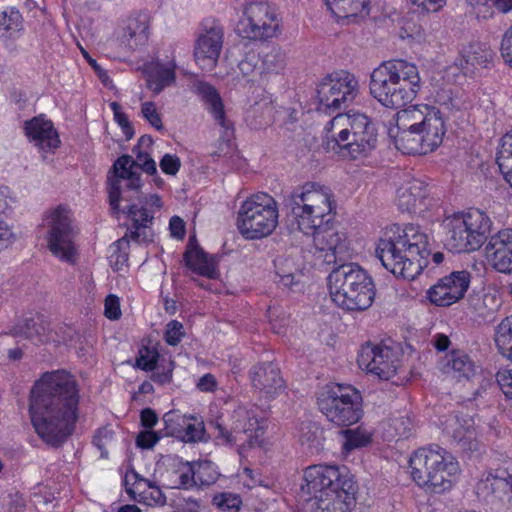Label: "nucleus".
Returning a JSON list of instances; mask_svg holds the SVG:
<instances>
[{
  "label": "nucleus",
  "instance_id": "nucleus-1",
  "mask_svg": "<svg viewBox=\"0 0 512 512\" xmlns=\"http://www.w3.org/2000/svg\"><path fill=\"white\" fill-rule=\"evenodd\" d=\"M80 389L65 370L44 373L31 391L32 426L46 443L57 446L74 431L79 419Z\"/></svg>",
  "mask_w": 512,
  "mask_h": 512
},
{
  "label": "nucleus",
  "instance_id": "nucleus-2",
  "mask_svg": "<svg viewBox=\"0 0 512 512\" xmlns=\"http://www.w3.org/2000/svg\"><path fill=\"white\" fill-rule=\"evenodd\" d=\"M447 123L436 106L416 104L399 110L387 124V135L404 154L426 155L443 143Z\"/></svg>",
  "mask_w": 512,
  "mask_h": 512
},
{
  "label": "nucleus",
  "instance_id": "nucleus-3",
  "mask_svg": "<svg viewBox=\"0 0 512 512\" xmlns=\"http://www.w3.org/2000/svg\"><path fill=\"white\" fill-rule=\"evenodd\" d=\"M375 254L393 275L413 280L428 265V236L415 225H390L376 241Z\"/></svg>",
  "mask_w": 512,
  "mask_h": 512
},
{
  "label": "nucleus",
  "instance_id": "nucleus-4",
  "mask_svg": "<svg viewBox=\"0 0 512 512\" xmlns=\"http://www.w3.org/2000/svg\"><path fill=\"white\" fill-rule=\"evenodd\" d=\"M321 145L327 152L345 160L367 158L377 146V131L363 112L349 110L328 120L321 130Z\"/></svg>",
  "mask_w": 512,
  "mask_h": 512
},
{
  "label": "nucleus",
  "instance_id": "nucleus-5",
  "mask_svg": "<svg viewBox=\"0 0 512 512\" xmlns=\"http://www.w3.org/2000/svg\"><path fill=\"white\" fill-rule=\"evenodd\" d=\"M421 87L417 65L403 59L383 61L370 74V95L388 109H401L411 103Z\"/></svg>",
  "mask_w": 512,
  "mask_h": 512
},
{
  "label": "nucleus",
  "instance_id": "nucleus-6",
  "mask_svg": "<svg viewBox=\"0 0 512 512\" xmlns=\"http://www.w3.org/2000/svg\"><path fill=\"white\" fill-rule=\"evenodd\" d=\"M289 208L295 229L303 234H313L334 219L337 203L327 186L307 182L291 192Z\"/></svg>",
  "mask_w": 512,
  "mask_h": 512
},
{
  "label": "nucleus",
  "instance_id": "nucleus-7",
  "mask_svg": "<svg viewBox=\"0 0 512 512\" xmlns=\"http://www.w3.org/2000/svg\"><path fill=\"white\" fill-rule=\"evenodd\" d=\"M331 301L346 311H364L374 302L376 290L372 277L356 264L334 268L326 279Z\"/></svg>",
  "mask_w": 512,
  "mask_h": 512
},
{
  "label": "nucleus",
  "instance_id": "nucleus-8",
  "mask_svg": "<svg viewBox=\"0 0 512 512\" xmlns=\"http://www.w3.org/2000/svg\"><path fill=\"white\" fill-rule=\"evenodd\" d=\"M408 468L412 480L432 493L450 490L460 475L456 458L439 447L420 448L413 452Z\"/></svg>",
  "mask_w": 512,
  "mask_h": 512
},
{
  "label": "nucleus",
  "instance_id": "nucleus-9",
  "mask_svg": "<svg viewBox=\"0 0 512 512\" xmlns=\"http://www.w3.org/2000/svg\"><path fill=\"white\" fill-rule=\"evenodd\" d=\"M445 245L454 253L477 251L491 232L492 220L482 210L471 208L454 213L443 220Z\"/></svg>",
  "mask_w": 512,
  "mask_h": 512
},
{
  "label": "nucleus",
  "instance_id": "nucleus-10",
  "mask_svg": "<svg viewBox=\"0 0 512 512\" xmlns=\"http://www.w3.org/2000/svg\"><path fill=\"white\" fill-rule=\"evenodd\" d=\"M279 224V205L266 192H256L239 205L236 227L246 240H261L274 233Z\"/></svg>",
  "mask_w": 512,
  "mask_h": 512
},
{
  "label": "nucleus",
  "instance_id": "nucleus-11",
  "mask_svg": "<svg viewBox=\"0 0 512 512\" xmlns=\"http://www.w3.org/2000/svg\"><path fill=\"white\" fill-rule=\"evenodd\" d=\"M216 441L221 445L236 446L238 453L243 455L248 449H267L268 439L264 436L266 423L257 417L252 409L240 406L230 418L229 426H215Z\"/></svg>",
  "mask_w": 512,
  "mask_h": 512
},
{
  "label": "nucleus",
  "instance_id": "nucleus-12",
  "mask_svg": "<svg viewBox=\"0 0 512 512\" xmlns=\"http://www.w3.org/2000/svg\"><path fill=\"white\" fill-rule=\"evenodd\" d=\"M40 228L45 233L47 248L62 262L73 264L78 257L75 238L78 230L74 224L73 212L65 205L48 209L42 218Z\"/></svg>",
  "mask_w": 512,
  "mask_h": 512
},
{
  "label": "nucleus",
  "instance_id": "nucleus-13",
  "mask_svg": "<svg viewBox=\"0 0 512 512\" xmlns=\"http://www.w3.org/2000/svg\"><path fill=\"white\" fill-rule=\"evenodd\" d=\"M360 393L350 385L329 383L317 395V405L326 419L338 426H350L362 417Z\"/></svg>",
  "mask_w": 512,
  "mask_h": 512
},
{
  "label": "nucleus",
  "instance_id": "nucleus-14",
  "mask_svg": "<svg viewBox=\"0 0 512 512\" xmlns=\"http://www.w3.org/2000/svg\"><path fill=\"white\" fill-rule=\"evenodd\" d=\"M357 363L362 371L384 381L396 383L406 373L402 351L386 345H362Z\"/></svg>",
  "mask_w": 512,
  "mask_h": 512
},
{
  "label": "nucleus",
  "instance_id": "nucleus-15",
  "mask_svg": "<svg viewBox=\"0 0 512 512\" xmlns=\"http://www.w3.org/2000/svg\"><path fill=\"white\" fill-rule=\"evenodd\" d=\"M358 78L347 70L324 76L316 88V101L321 111L337 110L351 104L359 94Z\"/></svg>",
  "mask_w": 512,
  "mask_h": 512
},
{
  "label": "nucleus",
  "instance_id": "nucleus-16",
  "mask_svg": "<svg viewBox=\"0 0 512 512\" xmlns=\"http://www.w3.org/2000/svg\"><path fill=\"white\" fill-rule=\"evenodd\" d=\"M281 21L276 10L267 3H251L245 7L235 32L243 39L257 41L276 37Z\"/></svg>",
  "mask_w": 512,
  "mask_h": 512
},
{
  "label": "nucleus",
  "instance_id": "nucleus-17",
  "mask_svg": "<svg viewBox=\"0 0 512 512\" xmlns=\"http://www.w3.org/2000/svg\"><path fill=\"white\" fill-rule=\"evenodd\" d=\"M151 19L148 13L137 11L120 19L107 40V46L120 52H132L144 47L150 38Z\"/></svg>",
  "mask_w": 512,
  "mask_h": 512
},
{
  "label": "nucleus",
  "instance_id": "nucleus-18",
  "mask_svg": "<svg viewBox=\"0 0 512 512\" xmlns=\"http://www.w3.org/2000/svg\"><path fill=\"white\" fill-rule=\"evenodd\" d=\"M301 489L308 494H324L354 481L345 466L335 464L311 465L304 470Z\"/></svg>",
  "mask_w": 512,
  "mask_h": 512
},
{
  "label": "nucleus",
  "instance_id": "nucleus-19",
  "mask_svg": "<svg viewBox=\"0 0 512 512\" xmlns=\"http://www.w3.org/2000/svg\"><path fill=\"white\" fill-rule=\"evenodd\" d=\"M223 43L222 25L215 19L202 21L194 46V58L202 70L211 71L216 67Z\"/></svg>",
  "mask_w": 512,
  "mask_h": 512
},
{
  "label": "nucleus",
  "instance_id": "nucleus-20",
  "mask_svg": "<svg viewBox=\"0 0 512 512\" xmlns=\"http://www.w3.org/2000/svg\"><path fill=\"white\" fill-rule=\"evenodd\" d=\"M470 285L468 271H453L440 278L426 292V299L431 305L448 307L461 300Z\"/></svg>",
  "mask_w": 512,
  "mask_h": 512
},
{
  "label": "nucleus",
  "instance_id": "nucleus-21",
  "mask_svg": "<svg viewBox=\"0 0 512 512\" xmlns=\"http://www.w3.org/2000/svg\"><path fill=\"white\" fill-rule=\"evenodd\" d=\"M395 204L400 211L410 214L425 211L430 204L428 184L419 178H406L396 189Z\"/></svg>",
  "mask_w": 512,
  "mask_h": 512
},
{
  "label": "nucleus",
  "instance_id": "nucleus-22",
  "mask_svg": "<svg viewBox=\"0 0 512 512\" xmlns=\"http://www.w3.org/2000/svg\"><path fill=\"white\" fill-rule=\"evenodd\" d=\"M135 162L130 156H122L113 165V173L108 177V196L112 211L118 214L120 210L121 182L126 181V186L137 190L142 182L140 175L134 168Z\"/></svg>",
  "mask_w": 512,
  "mask_h": 512
},
{
  "label": "nucleus",
  "instance_id": "nucleus-23",
  "mask_svg": "<svg viewBox=\"0 0 512 512\" xmlns=\"http://www.w3.org/2000/svg\"><path fill=\"white\" fill-rule=\"evenodd\" d=\"M28 141L41 153H52L60 146V138L51 120L44 115L33 117L24 124Z\"/></svg>",
  "mask_w": 512,
  "mask_h": 512
},
{
  "label": "nucleus",
  "instance_id": "nucleus-24",
  "mask_svg": "<svg viewBox=\"0 0 512 512\" xmlns=\"http://www.w3.org/2000/svg\"><path fill=\"white\" fill-rule=\"evenodd\" d=\"M487 263L500 273L512 271V231L503 229L492 235L485 247Z\"/></svg>",
  "mask_w": 512,
  "mask_h": 512
},
{
  "label": "nucleus",
  "instance_id": "nucleus-25",
  "mask_svg": "<svg viewBox=\"0 0 512 512\" xmlns=\"http://www.w3.org/2000/svg\"><path fill=\"white\" fill-rule=\"evenodd\" d=\"M124 485L130 498L148 506L163 505L165 496L161 489L151 481L141 477L134 470H128L124 476Z\"/></svg>",
  "mask_w": 512,
  "mask_h": 512
},
{
  "label": "nucleus",
  "instance_id": "nucleus-26",
  "mask_svg": "<svg viewBox=\"0 0 512 512\" xmlns=\"http://www.w3.org/2000/svg\"><path fill=\"white\" fill-rule=\"evenodd\" d=\"M355 481L317 496L316 512H351L356 504Z\"/></svg>",
  "mask_w": 512,
  "mask_h": 512
},
{
  "label": "nucleus",
  "instance_id": "nucleus-27",
  "mask_svg": "<svg viewBox=\"0 0 512 512\" xmlns=\"http://www.w3.org/2000/svg\"><path fill=\"white\" fill-rule=\"evenodd\" d=\"M143 74L146 78L147 87L157 95L166 87L173 85L176 80L175 58L156 59L148 62L143 68Z\"/></svg>",
  "mask_w": 512,
  "mask_h": 512
},
{
  "label": "nucleus",
  "instance_id": "nucleus-28",
  "mask_svg": "<svg viewBox=\"0 0 512 512\" xmlns=\"http://www.w3.org/2000/svg\"><path fill=\"white\" fill-rule=\"evenodd\" d=\"M252 385L260 397L273 399L284 391V381L279 370L272 364L257 366L252 371Z\"/></svg>",
  "mask_w": 512,
  "mask_h": 512
},
{
  "label": "nucleus",
  "instance_id": "nucleus-29",
  "mask_svg": "<svg viewBox=\"0 0 512 512\" xmlns=\"http://www.w3.org/2000/svg\"><path fill=\"white\" fill-rule=\"evenodd\" d=\"M313 238L314 246L317 250L325 252L324 261L333 262L337 255L343 254L347 250V236L344 232L334 229L320 228L313 234H305Z\"/></svg>",
  "mask_w": 512,
  "mask_h": 512
},
{
  "label": "nucleus",
  "instance_id": "nucleus-30",
  "mask_svg": "<svg viewBox=\"0 0 512 512\" xmlns=\"http://www.w3.org/2000/svg\"><path fill=\"white\" fill-rule=\"evenodd\" d=\"M325 4L338 21L362 18L369 14V0H325Z\"/></svg>",
  "mask_w": 512,
  "mask_h": 512
},
{
  "label": "nucleus",
  "instance_id": "nucleus-31",
  "mask_svg": "<svg viewBox=\"0 0 512 512\" xmlns=\"http://www.w3.org/2000/svg\"><path fill=\"white\" fill-rule=\"evenodd\" d=\"M441 370L447 376L456 379H469L475 374V366L463 352L452 351L441 365Z\"/></svg>",
  "mask_w": 512,
  "mask_h": 512
},
{
  "label": "nucleus",
  "instance_id": "nucleus-32",
  "mask_svg": "<svg viewBox=\"0 0 512 512\" xmlns=\"http://www.w3.org/2000/svg\"><path fill=\"white\" fill-rule=\"evenodd\" d=\"M195 92L205 103L207 110L221 125H226L225 109L222 97L218 90L209 83L198 82L195 84Z\"/></svg>",
  "mask_w": 512,
  "mask_h": 512
},
{
  "label": "nucleus",
  "instance_id": "nucleus-33",
  "mask_svg": "<svg viewBox=\"0 0 512 512\" xmlns=\"http://www.w3.org/2000/svg\"><path fill=\"white\" fill-rule=\"evenodd\" d=\"M186 265L199 275L214 279L218 276L216 262L196 245L190 244L185 253Z\"/></svg>",
  "mask_w": 512,
  "mask_h": 512
},
{
  "label": "nucleus",
  "instance_id": "nucleus-34",
  "mask_svg": "<svg viewBox=\"0 0 512 512\" xmlns=\"http://www.w3.org/2000/svg\"><path fill=\"white\" fill-rule=\"evenodd\" d=\"M343 438L342 450L350 453L353 450L364 448L372 442V432L364 426L345 429L341 432Z\"/></svg>",
  "mask_w": 512,
  "mask_h": 512
},
{
  "label": "nucleus",
  "instance_id": "nucleus-35",
  "mask_svg": "<svg viewBox=\"0 0 512 512\" xmlns=\"http://www.w3.org/2000/svg\"><path fill=\"white\" fill-rule=\"evenodd\" d=\"M512 491V483L503 474L497 473L496 475L488 476L486 479L480 480L477 484V492L480 495L487 496L490 493L496 494L499 497L505 495L509 498V493Z\"/></svg>",
  "mask_w": 512,
  "mask_h": 512
},
{
  "label": "nucleus",
  "instance_id": "nucleus-36",
  "mask_svg": "<svg viewBox=\"0 0 512 512\" xmlns=\"http://www.w3.org/2000/svg\"><path fill=\"white\" fill-rule=\"evenodd\" d=\"M512 135L505 134L500 140L496 154V163L504 180L511 184L512 179Z\"/></svg>",
  "mask_w": 512,
  "mask_h": 512
},
{
  "label": "nucleus",
  "instance_id": "nucleus-37",
  "mask_svg": "<svg viewBox=\"0 0 512 512\" xmlns=\"http://www.w3.org/2000/svg\"><path fill=\"white\" fill-rule=\"evenodd\" d=\"M444 431L458 441L470 440L474 437L471 419H459L457 416L448 417L443 423Z\"/></svg>",
  "mask_w": 512,
  "mask_h": 512
},
{
  "label": "nucleus",
  "instance_id": "nucleus-38",
  "mask_svg": "<svg viewBox=\"0 0 512 512\" xmlns=\"http://www.w3.org/2000/svg\"><path fill=\"white\" fill-rule=\"evenodd\" d=\"M495 344L499 353L510 359L512 357V319L505 317L495 329Z\"/></svg>",
  "mask_w": 512,
  "mask_h": 512
},
{
  "label": "nucleus",
  "instance_id": "nucleus-39",
  "mask_svg": "<svg viewBox=\"0 0 512 512\" xmlns=\"http://www.w3.org/2000/svg\"><path fill=\"white\" fill-rule=\"evenodd\" d=\"M260 61L261 72H278L284 67L285 55L280 48L271 46L261 52Z\"/></svg>",
  "mask_w": 512,
  "mask_h": 512
},
{
  "label": "nucleus",
  "instance_id": "nucleus-40",
  "mask_svg": "<svg viewBox=\"0 0 512 512\" xmlns=\"http://www.w3.org/2000/svg\"><path fill=\"white\" fill-rule=\"evenodd\" d=\"M23 29V17L15 7H6L0 11V30L3 35L20 32Z\"/></svg>",
  "mask_w": 512,
  "mask_h": 512
},
{
  "label": "nucleus",
  "instance_id": "nucleus-41",
  "mask_svg": "<svg viewBox=\"0 0 512 512\" xmlns=\"http://www.w3.org/2000/svg\"><path fill=\"white\" fill-rule=\"evenodd\" d=\"M129 240L123 237L109 248V263L113 270L122 271L128 265Z\"/></svg>",
  "mask_w": 512,
  "mask_h": 512
},
{
  "label": "nucleus",
  "instance_id": "nucleus-42",
  "mask_svg": "<svg viewBox=\"0 0 512 512\" xmlns=\"http://www.w3.org/2000/svg\"><path fill=\"white\" fill-rule=\"evenodd\" d=\"M193 465L196 486H209L218 480L220 473L218 467L213 462L205 460L193 463Z\"/></svg>",
  "mask_w": 512,
  "mask_h": 512
},
{
  "label": "nucleus",
  "instance_id": "nucleus-43",
  "mask_svg": "<svg viewBox=\"0 0 512 512\" xmlns=\"http://www.w3.org/2000/svg\"><path fill=\"white\" fill-rule=\"evenodd\" d=\"M186 414L179 411H169L163 416L164 430L163 435L174 436L182 440L183 432L187 421Z\"/></svg>",
  "mask_w": 512,
  "mask_h": 512
},
{
  "label": "nucleus",
  "instance_id": "nucleus-44",
  "mask_svg": "<svg viewBox=\"0 0 512 512\" xmlns=\"http://www.w3.org/2000/svg\"><path fill=\"white\" fill-rule=\"evenodd\" d=\"M128 218L135 225V232H132L133 238H138L140 233H146V224L150 222L153 218V215L148 211V209L144 206H138L137 204H133L128 207L127 210Z\"/></svg>",
  "mask_w": 512,
  "mask_h": 512
},
{
  "label": "nucleus",
  "instance_id": "nucleus-45",
  "mask_svg": "<svg viewBox=\"0 0 512 512\" xmlns=\"http://www.w3.org/2000/svg\"><path fill=\"white\" fill-rule=\"evenodd\" d=\"M173 474L176 477V480L170 484L172 488L191 489L196 487L193 463H180Z\"/></svg>",
  "mask_w": 512,
  "mask_h": 512
},
{
  "label": "nucleus",
  "instance_id": "nucleus-46",
  "mask_svg": "<svg viewBox=\"0 0 512 512\" xmlns=\"http://www.w3.org/2000/svg\"><path fill=\"white\" fill-rule=\"evenodd\" d=\"M139 116L156 131H163L164 124L162 114L153 101H144L141 103Z\"/></svg>",
  "mask_w": 512,
  "mask_h": 512
},
{
  "label": "nucleus",
  "instance_id": "nucleus-47",
  "mask_svg": "<svg viewBox=\"0 0 512 512\" xmlns=\"http://www.w3.org/2000/svg\"><path fill=\"white\" fill-rule=\"evenodd\" d=\"M204 431L205 427L203 420L200 417L188 415L182 440L185 442L202 440Z\"/></svg>",
  "mask_w": 512,
  "mask_h": 512
},
{
  "label": "nucleus",
  "instance_id": "nucleus-48",
  "mask_svg": "<svg viewBox=\"0 0 512 512\" xmlns=\"http://www.w3.org/2000/svg\"><path fill=\"white\" fill-rule=\"evenodd\" d=\"M276 274L279 277L278 282L284 287H293L299 282L300 274H295L292 271L291 263L288 260L278 259L275 262Z\"/></svg>",
  "mask_w": 512,
  "mask_h": 512
},
{
  "label": "nucleus",
  "instance_id": "nucleus-49",
  "mask_svg": "<svg viewBox=\"0 0 512 512\" xmlns=\"http://www.w3.org/2000/svg\"><path fill=\"white\" fill-rule=\"evenodd\" d=\"M159 353L155 346H143L140 348L136 365L144 371H152L156 367Z\"/></svg>",
  "mask_w": 512,
  "mask_h": 512
},
{
  "label": "nucleus",
  "instance_id": "nucleus-50",
  "mask_svg": "<svg viewBox=\"0 0 512 512\" xmlns=\"http://www.w3.org/2000/svg\"><path fill=\"white\" fill-rule=\"evenodd\" d=\"M111 111L113 112L114 121L121 128L124 136L127 140L131 139L134 136V129L131 125V122L124 112L121 105L117 102H111L109 104Z\"/></svg>",
  "mask_w": 512,
  "mask_h": 512
},
{
  "label": "nucleus",
  "instance_id": "nucleus-51",
  "mask_svg": "<svg viewBox=\"0 0 512 512\" xmlns=\"http://www.w3.org/2000/svg\"><path fill=\"white\" fill-rule=\"evenodd\" d=\"M185 334L183 324L177 320H171L165 326L163 338L168 345L176 346L182 341Z\"/></svg>",
  "mask_w": 512,
  "mask_h": 512
},
{
  "label": "nucleus",
  "instance_id": "nucleus-52",
  "mask_svg": "<svg viewBox=\"0 0 512 512\" xmlns=\"http://www.w3.org/2000/svg\"><path fill=\"white\" fill-rule=\"evenodd\" d=\"M115 442V432L111 427L99 429L94 437L93 443L100 450L101 456L107 455V449Z\"/></svg>",
  "mask_w": 512,
  "mask_h": 512
},
{
  "label": "nucleus",
  "instance_id": "nucleus-53",
  "mask_svg": "<svg viewBox=\"0 0 512 512\" xmlns=\"http://www.w3.org/2000/svg\"><path fill=\"white\" fill-rule=\"evenodd\" d=\"M241 499L234 493H220L213 497V504L222 510H238L241 505Z\"/></svg>",
  "mask_w": 512,
  "mask_h": 512
},
{
  "label": "nucleus",
  "instance_id": "nucleus-54",
  "mask_svg": "<svg viewBox=\"0 0 512 512\" xmlns=\"http://www.w3.org/2000/svg\"><path fill=\"white\" fill-rule=\"evenodd\" d=\"M300 441L302 445H306L311 452H318L323 446L322 431L318 428L303 432Z\"/></svg>",
  "mask_w": 512,
  "mask_h": 512
},
{
  "label": "nucleus",
  "instance_id": "nucleus-55",
  "mask_svg": "<svg viewBox=\"0 0 512 512\" xmlns=\"http://www.w3.org/2000/svg\"><path fill=\"white\" fill-rule=\"evenodd\" d=\"M400 37L412 42H421L424 39V30L418 23L407 21L401 27Z\"/></svg>",
  "mask_w": 512,
  "mask_h": 512
},
{
  "label": "nucleus",
  "instance_id": "nucleus-56",
  "mask_svg": "<svg viewBox=\"0 0 512 512\" xmlns=\"http://www.w3.org/2000/svg\"><path fill=\"white\" fill-rule=\"evenodd\" d=\"M159 166L164 174L175 176L181 168V160L176 154L167 153L160 159Z\"/></svg>",
  "mask_w": 512,
  "mask_h": 512
},
{
  "label": "nucleus",
  "instance_id": "nucleus-57",
  "mask_svg": "<svg viewBox=\"0 0 512 512\" xmlns=\"http://www.w3.org/2000/svg\"><path fill=\"white\" fill-rule=\"evenodd\" d=\"M104 315L109 320H118L121 315L120 299L114 294H109L104 302Z\"/></svg>",
  "mask_w": 512,
  "mask_h": 512
},
{
  "label": "nucleus",
  "instance_id": "nucleus-58",
  "mask_svg": "<svg viewBox=\"0 0 512 512\" xmlns=\"http://www.w3.org/2000/svg\"><path fill=\"white\" fill-rule=\"evenodd\" d=\"M164 435L153 431L152 429H144L137 438L136 444L142 449L152 448Z\"/></svg>",
  "mask_w": 512,
  "mask_h": 512
},
{
  "label": "nucleus",
  "instance_id": "nucleus-59",
  "mask_svg": "<svg viewBox=\"0 0 512 512\" xmlns=\"http://www.w3.org/2000/svg\"><path fill=\"white\" fill-rule=\"evenodd\" d=\"M15 240L13 228L7 222L0 220V251L11 246Z\"/></svg>",
  "mask_w": 512,
  "mask_h": 512
},
{
  "label": "nucleus",
  "instance_id": "nucleus-60",
  "mask_svg": "<svg viewBox=\"0 0 512 512\" xmlns=\"http://www.w3.org/2000/svg\"><path fill=\"white\" fill-rule=\"evenodd\" d=\"M135 164L139 165L148 174H156L157 166L154 159L147 153L139 151L136 153Z\"/></svg>",
  "mask_w": 512,
  "mask_h": 512
},
{
  "label": "nucleus",
  "instance_id": "nucleus-61",
  "mask_svg": "<svg viewBox=\"0 0 512 512\" xmlns=\"http://www.w3.org/2000/svg\"><path fill=\"white\" fill-rule=\"evenodd\" d=\"M484 51L480 46H471L468 50L463 51V58H465L466 64L476 67L484 63V57L482 55Z\"/></svg>",
  "mask_w": 512,
  "mask_h": 512
},
{
  "label": "nucleus",
  "instance_id": "nucleus-62",
  "mask_svg": "<svg viewBox=\"0 0 512 512\" xmlns=\"http://www.w3.org/2000/svg\"><path fill=\"white\" fill-rule=\"evenodd\" d=\"M497 382L507 398L512 395V372L509 369L500 370L497 373Z\"/></svg>",
  "mask_w": 512,
  "mask_h": 512
},
{
  "label": "nucleus",
  "instance_id": "nucleus-63",
  "mask_svg": "<svg viewBox=\"0 0 512 512\" xmlns=\"http://www.w3.org/2000/svg\"><path fill=\"white\" fill-rule=\"evenodd\" d=\"M501 56L508 65L512 64V31L508 29L502 38L500 45Z\"/></svg>",
  "mask_w": 512,
  "mask_h": 512
},
{
  "label": "nucleus",
  "instance_id": "nucleus-64",
  "mask_svg": "<svg viewBox=\"0 0 512 512\" xmlns=\"http://www.w3.org/2000/svg\"><path fill=\"white\" fill-rule=\"evenodd\" d=\"M269 319L275 333L281 334L284 332V326L288 323L284 314L278 313L277 310H269Z\"/></svg>",
  "mask_w": 512,
  "mask_h": 512
}]
</instances>
